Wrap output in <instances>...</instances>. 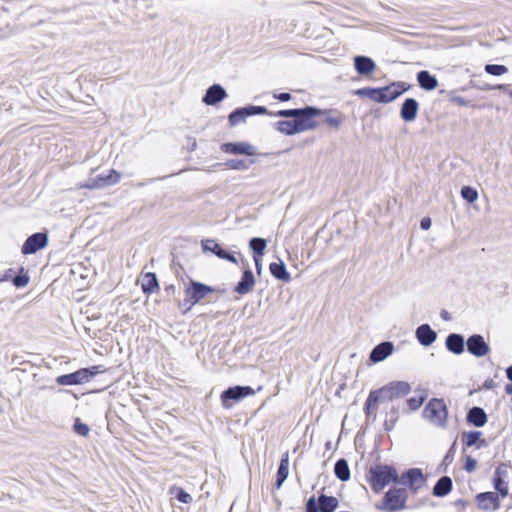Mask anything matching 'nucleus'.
Here are the masks:
<instances>
[{
  "label": "nucleus",
  "mask_w": 512,
  "mask_h": 512,
  "mask_svg": "<svg viewBox=\"0 0 512 512\" xmlns=\"http://www.w3.org/2000/svg\"><path fill=\"white\" fill-rule=\"evenodd\" d=\"M411 390L409 383L405 381L391 382L379 390L371 391L366 403L365 412L368 417H375V411L379 401L392 400L407 395Z\"/></svg>",
  "instance_id": "obj_1"
},
{
  "label": "nucleus",
  "mask_w": 512,
  "mask_h": 512,
  "mask_svg": "<svg viewBox=\"0 0 512 512\" xmlns=\"http://www.w3.org/2000/svg\"><path fill=\"white\" fill-rule=\"evenodd\" d=\"M369 483L375 493H380L389 483L398 481V473L389 465L377 464L369 469Z\"/></svg>",
  "instance_id": "obj_2"
},
{
  "label": "nucleus",
  "mask_w": 512,
  "mask_h": 512,
  "mask_svg": "<svg viewBox=\"0 0 512 512\" xmlns=\"http://www.w3.org/2000/svg\"><path fill=\"white\" fill-rule=\"evenodd\" d=\"M406 88L404 83H393L382 88H362L356 91L361 97L369 98L375 102L388 103L400 96Z\"/></svg>",
  "instance_id": "obj_3"
},
{
  "label": "nucleus",
  "mask_w": 512,
  "mask_h": 512,
  "mask_svg": "<svg viewBox=\"0 0 512 512\" xmlns=\"http://www.w3.org/2000/svg\"><path fill=\"white\" fill-rule=\"evenodd\" d=\"M447 416V407L442 399H431L423 410V417L435 427L445 428Z\"/></svg>",
  "instance_id": "obj_4"
},
{
  "label": "nucleus",
  "mask_w": 512,
  "mask_h": 512,
  "mask_svg": "<svg viewBox=\"0 0 512 512\" xmlns=\"http://www.w3.org/2000/svg\"><path fill=\"white\" fill-rule=\"evenodd\" d=\"M318 127V122L313 118L302 117L301 119L282 120L276 123V128L279 132L286 135H294L308 130H313Z\"/></svg>",
  "instance_id": "obj_5"
},
{
  "label": "nucleus",
  "mask_w": 512,
  "mask_h": 512,
  "mask_svg": "<svg viewBox=\"0 0 512 512\" xmlns=\"http://www.w3.org/2000/svg\"><path fill=\"white\" fill-rule=\"evenodd\" d=\"M212 292H214L213 287L191 280L189 286L185 289V299L183 303L187 306L186 310H190L194 305L206 298L207 295Z\"/></svg>",
  "instance_id": "obj_6"
},
{
  "label": "nucleus",
  "mask_w": 512,
  "mask_h": 512,
  "mask_svg": "<svg viewBox=\"0 0 512 512\" xmlns=\"http://www.w3.org/2000/svg\"><path fill=\"white\" fill-rule=\"evenodd\" d=\"M99 373L97 366L79 369L74 373L64 374L56 378V382L62 386L79 385L88 382Z\"/></svg>",
  "instance_id": "obj_7"
},
{
  "label": "nucleus",
  "mask_w": 512,
  "mask_h": 512,
  "mask_svg": "<svg viewBox=\"0 0 512 512\" xmlns=\"http://www.w3.org/2000/svg\"><path fill=\"white\" fill-rule=\"evenodd\" d=\"M406 492L403 489H390L386 492L383 502L377 508L386 512L403 510L406 504Z\"/></svg>",
  "instance_id": "obj_8"
},
{
  "label": "nucleus",
  "mask_w": 512,
  "mask_h": 512,
  "mask_svg": "<svg viewBox=\"0 0 512 512\" xmlns=\"http://www.w3.org/2000/svg\"><path fill=\"white\" fill-rule=\"evenodd\" d=\"M121 179V174L112 169L108 173H102L95 178H90L86 183L80 184V188L96 189L104 188L117 184Z\"/></svg>",
  "instance_id": "obj_9"
},
{
  "label": "nucleus",
  "mask_w": 512,
  "mask_h": 512,
  "mask_svg": "<svg viewBox=\"0 0 512 512\" xmlns=\"http://www.w3.org/2000/svg\"><path fill=\"white\" fill-rule=\"evenodd\" d=\"M338 507V500L333 496L321 495L318 502L311 497L306 503V512H333Z\"/></svg>",
  "instance_id": "obj_10"
},
{
  "label": "nucleus",
  "mask_w": 512,
  "mask_h": 512,
  "mask_svg": "<svg viewBox=\"0 0 512 512\" xmlns=\"http://www.w3.org/2000/svg\"><path fill=\"white\" fill-rule=\"evenodd\" d=\"M254 390L250 386H234L221 393V401L224 408H231L230 400L239 401L249 395H253Z\"/></svg>",
  "instance_id": "obj_11"
},
{
  "label": "nucleus",
  "mask_w": 512,
  "mask_h": 512,
  "mask_svg": "<svg viewBox=\"0 0 512 512\" xmlns=\"http://www.w3.org/2000/svg\"><path fill=\"white\" fill-rule=\"evenodd\" d=\"M256 114H270L264 106H246L234 110L229 115V123L231 126H235L241 122H244L247 117Z\"/></svg>",
  "instance_id": "obj_12"
},
{
  "label": "nucleus",
  "mask_w": 512,
  "mask_h": 512,
  "mask_svg": "<svg viewBox=\"0 0 512 512\" xmlns=\"http://www.w3.org/2000/svg\"><path fill=\"white\" fill-rule=\"evenodd\" d=\"M322 114H327V112L312 106H307L305 108L299 109L280 110L276 114H274V116L301 119L302 117L313 118L315 116H319Z\"/></svg>",
  "instance_id": "obj_13"
},
{
  "label": "nucleus",
  "mask_w": 512,
  "mask_h": 512,
  "mask_svg": "<svg viewBox=\"0 0 512 512\" xmlns=\"http://www.w3.org/2000/svg\"><path fill=\"white\" fill-rule=\"evenodd\" d=\"M401 482L404 485H408L413 493L418 492L425 484V478L422 471L418 468L409 469L406 473L401 476Z\"/></svg>",
  "instance_id": "obj_14"
},
{
  "label": "nucleus",
  "mask_w": 512,
  "mask_h": 512,
  "mask_svg": "<svg viewBox=\"0 0 512 512\" xmlns=\"http://www.w3.org/2000/svg\"><path fill=\"white\" fill-rule=\"evenodd\" d=\"M48 244L46 233H35L27 238L24 242L21 252L25 255L36 253L38 250L45 248Z\"/></svg>",
  "instance_id": "obj_15"
},
{
  "label": "nucleus",
  "mask_w": 512,
  "mask_h": 512,
  "mask_svg": "<svg viewBox=\"0 0 512 512\" xmlns=\"http://www.w3.org/2000/svg\"><path fill=\"white\" fill-rule=\"evenodd\" d=\"M467 350L476 357L486 356L490 352V347L485 342L483 336L474 334L467 339Z\"/></svg>",
  "instance_id": "obj_16"
},
{
  "label": "nucleus",
  "mask_w": 512,
  "mask_h": 512,
  "mask_svg": "<svg viewBox=\"0 0 512 512\" xmlns=\"http://www.w3.org/2000/svg\"><path fill=\"white\" fill-rule=\"evenodd\" d=\"M221 150L231 155L252 156L256 153V148L248 142L224 143L221 145Z\"/></svg>",
  "instance_id": "obj_17"
},
{
  "label": "nucleus",
  "mask_w": 512,
  "mask_h": 512,
  "mask_svg": "<svg viewBox=\"0 0 512 512\" xmlns=\"http://www.w3.org/2000/svg\"><path fill=\"white\" fill-rule=\"evenodd\" d=\"M477 505L480 509L489 511L497 510L500 507L499 495L496 492H483L476 496Z\"/></svg>",
  "instance_id": "obj_18"
},
{
  "label": "nucleus",
  "mask_w": 512,
  "mask_h": 512,
  "mask_svg": "<svg viewBox=\"0 0 512 512\" xmlns=\"http://www.w3.org/2000/svg\"><path fill=\"white\" fill-rule=\"evenodd\" d=\"M255 283L256 281L253 272L250 268H246L234 290L240 295H246L253 290Z\"/></svg>",
  "instance_id": "obj_19"
},
{
  "label": "nucleus",
  "mask_w": 512,
  "mask_h": 512,
  "mask_svg": "<svg viewBox=\"0 0 512 512\" xmlns=\"http://www.w3.org/2000/svg\"><path fill=\"white\" fill-rule=\"evenodd\" d=\"M394 345L392 342L386 341L375 346L370 352L369 359L373 363H378L385 360L392 354Z\"/></svg>",
  "instance_id": "obj_20"
},
{
  "label": "nucleus",
  "mask_w": 512,
  "mask_h": 512,
  "mask_svg": "<svg viewBox=\"0 0 512 512\" xmlns=\"http://www.w3.org/2000/svg\"><path fill=\"white\" fill-rule=\"evenodd\" d=\"M226 96L227 93L225 89L219 84H214L207 89L203 97V102L206 105H216L224 98H226Z\"/></svg>",
  "instance_id": "obj_21"
},
{
  "label": "nucleus",
  "mask_w": 512,
  "mask_h": 512,
  "mask_svg": "<svg viewBox=\"0 0 512 512\" xmlns=\"http://www.w3.org/2000/svg\"><path fill=\"white\" fill-rule=\"evenodd\" d=\"M415 335L419 343L426 347L434 343L437 338L436 332L428 324L420 325L416 329Z\"/></svg>",
  "instance_id": "obj_22"
},
{
  "label": "nucleus",
  "mask_w": 512,
  "mask_h": 512,
  "mask_svg": "<svg viewBox=\"0 0 512 512\" xmlns=\"http://www.w3.org/2000/svg\"><path fill=\"white\" fill-rule=\"evenodd\" d=\"M419 110L418 102L413 98H407L401 107L400 115L405 122L414 121Z\"/></svg>",
  "instance_id": "obj_23"
},
{
  "label": "nucleus",
  "mask_w": 512,
  "mask_h": 512,
  "mask_svg": "<svg viewBox=\"0 0 512 512\" xmlns=\"http://www.w3.org/2000/svg\"><path fill=\"white\" fill-rule=\"evenodd\" d=\"M445 344L446 348L456 355L462 354L465 350L464 337L457 333L449 334L446 338Z\"/></svg>",
  "instance_id": "obj_24"
},
{
  "label": "nucleus",
  "mask_w": 512,
  "mask_h": 512,
  "mask_svg": "<svg viewBox=\"0 0 512 512\" xmlns=\"http://www.w3.org/2000/svg\"><path fill=\"white\" fill-rule=\"evenodd\" d=\"M354 67L356 71L361 75H368L372 73L375 68V62L366 56H356L354 58Z\"/></svg>",
  "instance_id": "obj_25"
},
{
  "label": "nucleus",
  "mask_w": 512,
  "mask_h": 512,
  "mask_svg": "<svg viewBox=\"0 0 512 512\" xmlns=\"http://www.w3.org/2000/svg\"><path fill=\"white\" fill-rule=\"evenodd\" d=\"M289 475V455L288 452H285L282 455V458L280 460V464L277 471V477H276V488L279 489L282 484L286 481Z\"/></svg>",
  "instance_id": "obj_26"
},
{
  "label": "nucleus",
  "mask_w": 512,
  "mask_h": 512,
  "mask_svg": "<svg viewBox=\"0 0 512 512\" xmlns=\"http://www.w3.org/2000/svg\"><path fill=\"white\" fill-rule=\"evenodd\" d=\"M417 80L421 88L431 91L437 88L438 81L430 72L422 70L417 74Z\"/></svg>",
  "instance_id": "obj_27"
},
{
  "label": "nucleus",
  "mask_w": 512,
  "mask_h": 512,
  "mask_svg": "<svg viewBox=\"0 0 512 512\" xmlns=\"http://www.w3.org/2000/svg\"><path fill=\"white\" fill-rule=\"evenodd\" d=\"M467 420L476 427H482L487 422V416L482 408L473 407L467 414Z\"/></svg>",
  "instance_id": "obj_28"
},
{
  "label": "nucleus",
  "mask_w": 512,
  "mask_h": 512,
  "mask_svg": "<svg viewBox=\"0 0 512 512\" xmlns=\"http://www.w3.org/2000/svg\"><path fill=\"white\" fill-rule=\"evenodd\" d=\"M271 274L278 280L283 282H289L291 280L290 274L286 270V266L283 261L272 262L269 265Z\"/></svg>",
  "instance_id": "obj_29"
},
{
  "label": "nucleus",
  "mask_w": 512,
  "mask_h": 512,
  "mask_svg": "<svg viewBox=\"0 0 512 512\" xmlns=\"http://www.w3.org/2000/svg\"><path fill=\"white\" fill-rule=\"evenodd\" d=\"M452 489V480L448 476L441 477L433 488V495L437 497L446 496Z\"/></svg>",
  "instance_id": "obj_30"
},
{
  "label": "nucleus",
  "mask_w": 512,
  "mask_h": 512,
  "mask_svg": "<svg viewBox=\"0 0 512 512\" xmlns=\"http://www.w3.org/2000/svg\"><path fill=\"white\" fill-rule=\"evenodd\" d=\"M481 435L480 431H470L463 434L462 441L468 447L478 444V448H481L486 445L485 440H480Z\"/></svg>",
  "instance_id": "obj_31"
},
{
  "label": "nucleus",
  "mask_w": 512,
  "mask_h": 512,
  "mask_svg": "<svg viewBox=\"0 0 512 512\" xmlns=\"http://www.w3.org/2000/svg\"><path fill=\"white\" fill-rule=\"evenodd\" d=\"M334 473L341 481H348L350 479V468L345 459H339L334 466Z\"/></svg>",
  "instance_id": "obj_32"
},
{
  "label": "nucleus",
  "mask_w": 512,
  "mask_h": 512,
  "mask_svg": "<svg viewBox=\"0 0 512 512\" xmlns=\"http://www.w3.org/2000/svg\"><path fill=\"white\" fill-rule=\"evenodd\" d=\"M141 287L145 293H152L158 289V280L154 273H147L141 278Z\"/></svg>",
  "instance_id": "obj_33"
},
{
  "label": "nucleus",
  "mask_w": 512,
  "mask_h": 512,
  "mask_svg": "<svg viewBox=\"0 0 512 512\" xmlns=\"http://www.w3.org/2000/svg\"><path fill=\"white\" fill-rule=\"evenodd\" d=\"M493 482H494V488L498 491V493L502 497H506L508 495V485L502 477L500 468H497L495 470Z\"/></svg>",
  "instance_id": "obj_34"
},
{
  "label": "nucleus",
  "mask_w": 512,
  "mask_h": 512,
  "mask_svg": "<svg viewBox=\"0 0 512 512\" xmlns=\"http://www.w3.org/2000/svg\"><path fill=\"white\" fill-rule=\"evenodd\" d=\"M249 247L256 254L255 256H262L267 247V241L260 237L252 238L249 242Z\"/></svg>",
  "instance_id": "obj_35"
},
{
  "label": "nucleus",
  "mask_w": 512,
  "mask_h": 512,
  "mask_svg": "<svg viewBox=\"0 0 512 512\" xmlns=\"http://www.w3.org/2000/svg\"><path fill=\"white\" fill-rule=\"evenodd\" d=\"M203 251H210L217 255L219 258L223 255L225 250L213 239H207L202 241Z\"/></svg>",
  "instance_id": "obj_36"
},
{
  "label": "nucleus",
  "mask_w": 512,
  "mask_h": 512,
  "mask_svg": "<svg viewBox=\"0 0 512 512\" xmlns=\"http://www.w3.org/2000/svg\"><path fill=\"white\" fill-rule=\"evenodd\" d=\"M170 494L174 495L178 501L185 504H189L193 500L192 496L189 493L185 492L181 487H171Z\"/></svg>",
  "instance_id": "obj_37"
},
{
  "label": "nucleus",
  "mask_w": 512,
  "mask_h": 512,
  "mask_svg": "<svg viewBox=\"0 0 512 512\" xmlns=\"http://www.w3.org/2000/svg\"><path fill=\"white\" fill-rule=\"evenodd\" d=\"M253 162L254 161L252 160L248 163L246 160L243 159H230L225 163V165L233 170H247L249 168V165Z\"/></svg>",
  "instance_id": "obj_38"
},
{
  "label": "nucleus",
  "mask_w": 512,
  "mask_h": 512,
  "mask_svg": "<svg viewBox=\"0 0 512 512\" xmlns=\"http://www.w3.org/2000/svg\"><path fill=\"white\" fill-rule=\"evenodd\" d=\"M461 196L469 203H474L478 199V192L470 186H463L461 189Z\"/></svg>",
  "instance_id": "obj_39"
},
{
  "label": "nucleus",
  "mask_w": 512,
  "mask_h": 512,
  "mask_svg": "<svg viewBox=\"0 0 512 512\" xmlns=\"http://www.w3.org/2000/svg\"><path fill=\"white\" fill-rule=\"evenodd\" d=\"M484 69L486 73L494 76H500L508 72L506 66L498 64H487Z\"/></svg>",
  "instance_id": "obj_40"
},
{
  "label": "nucleus",
  "mask_w": 512,
  "mask_h": 512,
  "mask_svg": "<svg viewBox=\"0 0 512 512\" xmlns=\"http://www.w3.org/2000/svg\"><path fill=\"white\" fill-rule=\"evenodd\" d=\"M73 429L77 434H79L83 437H87L90 432L89 426L87 424L81 422L80 419H76Z\"/></svg>",
  "instance_id": "obj_41"
},
{
  "label": "nucleus",
  "mask_w": 512,
  "mask_h": 512,
  "mask_svg": "<svg viewBox=\"0 0 512 512\" xmlns=\"http://www.w3.org/2000/svg\"><path fill=\"white\" fill-rule=\"evenodd\" d=\"M343 120H344V118L341 114H337V115L328 114L326 117V123L329 126L336 128V129L342 125Z\"/></svg>",
  "instance_id": "obj_42"
},
{
  "label": "nucleus",
  "mask_w": 512,
  "mask_h": 512,
  "mask_svg": "<svg viewBox=\"0 0 512 512\" xmlns=\"http://www.w3.org/2000/svg\"><path fill=\"white\" fill-rule=\"evenodd\" d=\"M423 401H424L423 397H418V398L412 397V398L408 399L407 403L411 410H416L422 405Z\"/></svg>",
  "instance_id": "obj_43"
},
{
  "label": "nucleus",
  "mask_w": 512,
  "mask_h": 512,
  "mask_svg": "<svg viewBox=\"0 0 512 512\" xmlns=\"http://www.w3.org/2000/svg\"><path fill=\"white\" fill-rule=\"evenodd\" d=\"M29 278L27 276H16L13 283L16 287H24L28 284Z\"/></svg>",
  "instance_id": "obj_44"
},
{
  "label": "nucleus",
  "mask_w": 512,
  "mask_h": 512,
  "mask_svg": "<svg viewBox=\"0 0 512 512\" xmlns=\"http://www.w3.org/2000/svg\"><path fill=\"white\" fill-rule=\"evenodd\" d=\"M476 466H477V462L475 459L471 458V457H467L466 458V462H465V470L467 472H473L475 469H476Z\"/></svg>",
  "instance_id": "obj_45"
},
{
  "label": "nucleus",
  "mask_w": 512,
  "mask_h": 512,
  "mask_svg": "<svg viewBox=\"0 0 512 512\" xmlns=\"http://www.w3.org/2000/svg\"><path fill=\"white\" fill-rule=\"evenodd\" d=\"M506 375H507V378L512 382V365L510 367L507 368L506 370ZM505 391L508 393V394H512V384H508L506 385L505 387Z\"/></svg>",
  "instance_id": "obj_46"
},
{
  "label": "nucleus",
  "mask_w": 512,
  "mask_h": 512,
  "mask_svg": "<svg viewBox=\"0 0 512 512\" xmlns=\"http://www.w3.org/2000/svg\"><path fill=\"white\" fill-rule=\"evenodd\" d=\"M273 97L279 101H288L291 99V95L286 92L274 94Z\"/></svg>",
  "instance_id": "obj_47"
},
{
  "label": "nucleus",
  "mask_w": 512,
  "mask_h": 512,
  "mask_svg": "<svg viewBox=\"0 0 512 512\" xmlns=\"http://www.w3.org/2000/svg\"><path fill=\"white\" fill-rule=\"evenodd\" d=\"M420 226L423 230H428L431 227V219L423 218L420 222Z\"/></svg>",
  "instance_id": "obj_48"
},
{
  "label": "nucleus",
  "mask_w": 512,
  "mask_h": 512,
  "mask_svg": "<svg viewBox=\"0 0 512 512\" xmlns=\"http://www.w3.org/2000/svg\"><path fill=\"white\" fill-rule=\"evenodd\" d=\"M220 258L228 260V261H230L232 263H237V260H236L235 256L232 255L231 253L227 252V251H225Z\"/></svg>",
  "instance_id": "obj_49"
},
{
  "label": "nucleus",
  "mask_w": 512,
  "mask_h": 512,
  "mask_svg": "<svg viewBox=\"0 0 512 512\" xmlns=\"http://www.w3.org/2000/svg\"><path fill=\"white\" fill-rule=\"evenodd\" d=\"M259 257L260 256H254L256 271L258 274H260L261 270H262V264H261V260L259 259Z\"/></svg>",
  "instance_id": "obj_50"
},
{
  "label": "nucleus",
  "mask_w": 512,
  "mask_h": 512,
  "mask_svg": "<svg viewBox=\"0 0 512 512\" xmlns=\"http://www.w3.org/2000/svg\"><path fill=\"white\" fill-rule=\"evenodd\" d=\"M441 315H442V317H443L445 320H447V319H448V313H447V311H443Z\"/></svg>",
  "instance_id": "obj_51"
},
{
  "label": "nucleus",
  "mask_w": 512,
  "mask_h": 512,
  "mask_svg": "<svg viewBox=\"0 0 512 512\" xmlns=\"http://www.w3.org/2000/svg\"><path fill=\"white\" fill-rule=\"evenodd\" d=\"M509 95H510V97L512 98V91H510Z\"/></svg>",
  "instance_id": "obj_52"
}]
</instances>
